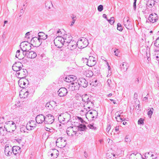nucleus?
Listing matches in <instances>:
<instances>
[{
    "instance_id": "nucleus-47",
    "label": "nucleus",
    "mask_w": 159,
    "mask_h": 159,
    "mask_svg": "<svg viewBox=\"0 0 159 159\" xmlns=\"http://www.w3.org/2000/svg\"><path fill=\"white\" fill-rule=\"evenodd\" d=\"M154 44L156 47L159 48V37L156 39Z\"/></svg>"
},
{
    "instance_id": "nucleus-20",
    "label": "nucleus",
    "mask_w": 159,
    "mask_h": 159,
    "mask_svg": "<svg viewBox=\"0 0 159 159\" xmlns=\"http://www.w3.org/2000/svg\"><path fill=\"white\" fill-rule=\"evenodd\" d=\"M58 96L63 97L66 95L68 93L67 89L63 87L60 88L57 92Z\"/></svg>"
},
{
    "instance_id": "nucleus-46",
    "label": "nucleus",
    "mask_w": 159,
    "mask_h": 159,
    "mask_svg": "<svg viewBox=\"0 0 159 159\" xmlns=\"http://www.w3.org/2000/svg\"><path fill=\"white\" fill-rule=\"evenodd\" d=\"M117 29L120 31H121L123 30L121 25L120 23H119L117 24Z\"/></svg>"
},
{
    "instance_id": "nucleus-38",
    "label": "nucleus",
    "mask_w": 159,
    "mask_h": 159,
    "mask_svg": "<svg viewBox=\"0 0 159 159\" xmlns=\"http://www.w3.org/2000/svg\"><path fill=\"white\" fill-rule=\"evenodd\" d=\"M73 128V126H70L67 128L66 130V133L68 135L70 136L71 133L70 130H73L72 129Z\"/></svg>"
},
{
    "instance_id": "nucleus-32",
    "label": "nucleus",
    "mask_w": 159,
    "mask_h": 159,
    "mask_svg": "<svg viewBox=\"0 0 159 159\" xmlns=\"http://www.w3.org/2000/svg\"><path fill=\"white\" fill-rule=\"evenodd\" d=\"M155 2L154 0H148L146 5L149 7H152L154 5Z\"/></svg>"
},
{
    "instance_id": "nucleus-23",
    "label": "nucleus",
    "mask_w": 159,
    "mask_h": 159,
    "mask_svg": "<svg viewBox=\"0 0 159 159\" xmlns=\"http://www.w3.org/2000/svg\"><path fill=\"white\" fill-rule=\"evenodd\" d=\"M84 107L89 109H90L91 108H92V107H94V101L91 99L87 102L84 103Z\"/></svg>"
},
{
    "instance_id": "nucleus-37",
    "label": "nucleus",
    "mask_w": 159,
    "mask_h": 159,
    "mask_svg": "<svg viewBox=\"0 0 159 159\" xmlns=\"http://www.w3.org/2000/svg\"><path fill=\"white\" fill-rule=\"evenodd\" d=\"M51 150H52V152L53 153L54 155H55V157H57L59 155L58 151L55 148L51 149Z\"/></svg>"
},
{
    "instance_id": "nucleus-56",
    "label": "nucleus",
    "mask_w": 159,
    "mask_h": 159,
    "mask_svg": "<svg viewBox=\"0 0 159 159\" xmlns=\"http://www.w3.org/2000/svg\"><path fill=\"white\" fill-rule=\"evenodd\" d=\"M114 52L115 53V55L116 56H118V53L119 52V51H118V49L115 48L114 50Z\"/></svg>"
},
{
    "instance_id": "nucleus-43",
    "label": "nucleus",
    "mask_w": 159,
    "mask_h": 159,
    "mask_svg": "<svg viewBox=\"0 0 159 159\" xmlns=\"http://www.w3.org/2000/svg\"><path fill=\"white\" fill-rule=\"evenodd\" d=\"M111 82V80L109 79L107 80V85L110 89H111L112 87Z\"/></svg>"
},
{
    "instance_id": "nucleus-17",
    "label": "nucleus",
    "mask_w": 159,
    "mask_h": 159,
    "mask_svg": "<svg viewBox=\"0 0 159 159\" xmlns=\"http://www.w3.org/2000/svg\"><path fill=\"white\" fill-rule=\"evenodd\" d=\"M23 55L29 58H34L37 56L36 52L32 51L26 52L23 54Z\"/></svg>"
},
{
    "instance_id": "nucleus-11",
    "label": "nucleus",
    "mask_w": 159,
    "mask_h": 159,
    "mask_svg": "<svg viewBox=\"0 0 159 159\" xmlns=\"http://www.w3.org/2000/svg\"><path fill=\"white\" fill-rule=\"evenodd\" d=\"M45 118V124H52L54 121V117L51 114H49L46 115Z\"/></svg>"
},
{
    "instance_id": "nucleus-52",
    "label": "nucleus",
    "mask_w": 159,
    "mask_h": 159,
    "mask_svg": "<svg viewBox=\"0 0 159 159\" xmlns=\"http://www.w3.org/2000/svg\"><path fill=\"white\" fill-rule=\"evenodd\" d=\"M125 142L126 143L130 142L131 141V140L130 138H129L128 136L126 135L125 138Z\"/></svg>"
},
{
    "instance_id": "nucleus-9",
    "label": "nucleus",
    "mask_w": 159,
    "mask_h": 159,
    "mask_svg": "<svg viewBox=\"0 0 159 159\" xmlns=\"http://www.w3.org/2000/svg\"><path fill=\"white\" fill-rule=\"evenodd\" d=\"M55 45L58 48L61 47L64 44V40L63 37L61 36L57 37L54 40Z\"/></svg>"
},
{
    "instance_id": "nucleus-50",
    "label": "nucleus",
    "mask_w": 159,
    "mask_h": 159,
    "mask_svg": "<svg viewBox=\"0 0 159 159\" xmlns=\"http://www.w3.org/2000/svg\"><path fill=\"white\" fill-rule=\"evenodd\" d=\"M138 124L143 125L144 124V120L142 118H140L138 120Z\"/></svg>"
},
{
    "instance_id": "nucleus-28",
    "label": "nucleus",
    "mask_w": 159,
    "mask_h": 159,
    "mask_svg": "<svg viewBox=\"0 0 159 159\" xmlns=\"http://www.w3.org/2000/svg\"><path fill=\"white\" fill-rule=\"evenodd\" d=\"M128 64L126 63L123 62L120 66V68L121 69V70L122 72L126 71L128 68Z\"/></svg>"
},
{
    "instance_id": "nucleus-26",
    "label": "nucleus",
    "mask_w": 159,
    "mask_h": 159,
    "mask_svg": "<svg viewBox=\"0 0 159 159\" xmlns=\"http://www.w3.org/2000/svg\"><path fill=\"white\" fill-rule=\"evenodd\" d=\"M126 21H124V25L125 27L128 30H131L132 28V24L129 21V17H127L126 19Z\"/></svg>"
},
{
    "instance_id": "nucleus-51",
    "label": "nucleus",
    "mask_w": 159,
    "mask_h": 159,
    "mask_svg": "<svg viewBox=\"0 0 159 159\" xmlns=\"http://www.w3.org/2000/svg\"><path fill=\"white\" fill-rule=\"evenodd\" d=\"M103 6L102 5H100L98 7V10L99 12L102 11L103 10Z\"/></svg>"
},
{
    "instance_id": "nucleus-15",
    "label": "nucleus",
    "mask_w": 159,
    "mask_h": 159,
    "mask_svg": "<svg viewBox=\"0 0 159 159\" xmlns=\"http://www.w3.org/2000/svg\"><path fill=\"white\" fill-rule=\"evenodd\" d=\"M77 81L79 83L80 87L81 86L84 88H86L88 86V81L84 78H79L77 80Z\"/></svg>"
},
{
    "instance_id": "nucleus-54",
    "label": "nucleus",
    "mask_w": 159,
    "mask_h": 159,
    "mask_svg": "<svg viewBox=\"0 0 159 159\" xmlns=\"http://www.w3.org/2000/svg\"><path fill=\"white\" fill-rule=\"evenodd\" d=\"M98 80H96L95 81H93L91 83V84L93 85L94 86H96L98 84Z\"/></svg>"
},
{
    "instance_id": "nucleus-6",
    "label": "nucleus",
    "mask_w": 159,
    "mask_h": 159,
    "mask_svg": "<svg viewBox=\"0 0 159 159\" xmlns=\"http://www.w3.org/2000/svg\"><path fill=\"white\" fill-rule=\"evenodd\" d=\"M56 53H58L57 56V59L60 60L64 61L66 59L67 57L66 53L64 51H62L61 50H56L54 51Z\"/></svg>"
},
{
    "instance_id": "nucleus-14",
    "label": "nucleus",
    "mask_w": 159,
    "mask_h": 159,
    "mask_svg": "<svg viewBox=\"0 0 159 159\" xmlns=\"http://www.w3.org/2000/svg\"><path fill=\"white\" fill-rule=\"evenodd\" d=\"M158 16L157 14L153 13L151 14L148 18V20L149 21L152 23H154L157 21L158 19Z\"/></svg>"
},
{
    "instance_id": "nucleus-2",
    "label": "nucleus",
    "mask_w": 159,
    "mask_h": 159,
    "mask_svg": "<svg viewBox=\"0 0 159 159\" xmlns=\"http://www.w3.org/2000/svg\"><path fill=\"white\" fill-rule=\"evenodd\" d=\"M4 128L7 132L11 133L16 129V125L12 121H7L5 124Z\"/></svg>"
},
{
    "instance_id": "nucleus-41",
    "label": "nucleus",
    "mask_w": 159,
    "mask_h": 159,
    "mask_svg": "<svg viewBox=\"0 0 159 159\" xmlns=\"http://www.w3.org/2000/svg\"><path fill=\"white\" fill-rule=\"evenodd\" d=\"M61 31L60 30L58 29L57 30H55L54 32L53 33V34H56V35L57 36H58L59 37L60 35H61Z\"/></svg>"
},
{
    "instance_id": "nucleus-34",
    "label": "nucleus",
    "mask_w": 159,
    "mask_h": 159,
    "mask_svg": "<svg viewBox=\"0 0 159 159\" xmlns=\"http://www.w3.org/2000/svg\"><path fill=\"white\" fill-rule=\"evenodd\" d=\"M6 130L4 128V126L0 127V135H1L3 136L6 134Z\"/></svg>"
},
{
    "instance_id": "nucleus-12",
    "label": "nucleus",
    "mask_w": 159,
    "mask_h": 159,
    "mask_svg": "<svg viewBox=\"0 0 159 159\" xmlns=\"http://www.w3.org/2000/svg\"><path fill=\"white\" fill-rule=\"evenodd\" d=\"M85 59L87 61V65L89 66H94L96 64L95 58L93 56H89L88 59L85 58Z\"/></svg>"
},
{
    "instance_id": "nucleus-19",
    "label": "nucleus",
    "mask_w": 159,
    "mask_h": 159,
    "mask_svg": "<svg viewBox=\"0 0 159 159\" xmlns=\"http://www.w3.org/2000/svg\"><path fill=\"white\" fill-rule=\"evenodd\" d=\"M45 117L43 114L38 115L35 118L36 122L38 124H42L43 122L45 124Z\"/></svg>"
},
{
    "instance_id": "nucleus-33",
    "label": "nucleus",
    "mask_w": 159,
    "mask_h": 159,
    "mask_svg": "<svg viewBox=\"0 0 159 159\" xmlns=\"http://www.w3.org/2000/svg\"><path fill=\"white\" fill-rule=\"evenodd\" d=\"M84 74L86 76V77H90L93 75V73L92 71L91 70H87L85 72Z\"/></svg>"
},
{
    "instance_id": "nucleus-16",
    "label": "nucleus",
    "mask_w": 159,
    "mask_h": 159,
    "mask_svg": "<svg viewBox=\"0 0 159 159\" xmlns=\"http://www.w3.org/2000/svg\"><path fill=\"white\" fill-rule=\"evenodd\" d=\"M77 45L78 46L77 43L73 40L67 44V48L70 50H73L75 49Z\"/></svg>"
},
{
    "instance_id": "nucleus-44",
    "label": "nucleus",
    "mask_w": 159,
    "mask_h": 159,
    "mask_svg": "<svg viewBox=\"0 0 159 159\" xmlns=\"http://www.w3.org/2000/svg\"><path fill=\"white\" fill-rule=\"evenodd\" d=\"M73 16H71V17L72 18V21H71V23L70 25V26H72L75 23V22L76 20V17L75 16H74V15H72Z\"/></svg>"
},
{
    "instance_id": "nucleus-7",
    "label": "nucleus",
    "mask_w": 159,
    "mask_h": 159,
    "mask_svg": "<svg viewBox=\"0 0 159 159\" xmlns=\"http://www.w3.org/2000/svg\"><path fill=\"white\" fill-rule=\"evenodd\" d=\"M27 75V71L25 69H20L19 71L16 72V75L19 78H24Z\"/></svg>"
},
{
    "instance_id": "nucleus-18",
    "label": "nucleus",
    "mask_w": 159,
    "mask_h": 159,
    "mask_svg": "<svg viewBox=\"0 0 159 159\" xmlns=\"http://www.w3.org/2000/svg\"><path fill=\"white\" fill-rule=\"evenodd\" d=\"M23 65L21 62H15L12 66V69L13 70L16 71H19L22 68Z\"/></svg>"
},
{
    "instance_id": "nucleus-22",
    "label": "nucleus",
    "mask_w": 159,
    "mask_h": 159,
    "mask_svg": "<svg viewBox=\"0 0 159 159\" xmlns=\"http://www.w3.org/2000/svg\"><path fill=\"white\" fill-rule=\"evenodd\" d=\"M35 121L31 120L28 122L26 126V128L28 130H31L32 128L35 127L36 125Z\"/></svg>"
},
{
    "instance_id": "nucleus-31",
    "label": "nucleus",
    "mask_w": 159,
    "mask_h": 159,
    "mask_svg": "<svg viewBox=\"0 0 159 159\" xmlns=\"http://www.w3.org/2000/svg\"><path fill=\"white\" fill-rule=\"evenodd\" d=\"M20 148L19 147L14 146L12 147V152L15 155H16L17 153L20 152Z\"/></svg>"
},
{
    "instance_id": "nucleus-10",
    "label": "nucleus",
    "mask_w": 159,
    "mask_h": 159,
    "mask_svg": "<svg viewBox=\"0 0 159 159\" xmlns=\"http://www.w3.org/2000/svg\"><path fill=\"white\" fill-rule=\"evenodd\" d=\"M56 144L60 146L61 148L64 147L66 144V140L62 137L59 138L56 141Z\"/></svg>"
},
{
    "instance_id": "nucleus-24",
    "label": "nucleus",
    "mask_w": 159,
    "mask_h": 159,
    "mask_svg": "<svg viewBox=\"0 0 159 159\" xmlns=\"http://www.w3.org/2000/svg\"><path fill=\"white\" fill-rule=\"evenodd\" d=\"M77 78L75 76L73 75H70L66 77L64 80L66 82L69 83H72L76 80Z\"/></svg>"
},
{
    "instance_id": "nucleus-49",
    "label": "nucleus",
    "mask_w": 159,
    "mask_h": 159,
    "mask_svg": "<svg viewBox=\"0 0 159 159\" xmlns=\"http://www.w3.org/2000/svg\"><path fill=\"white\" fill-rule=\"evenodd\" d=\"M140 105L138 104V105H137L135 107V110L137 111V112L139 113L141 111V109L140 108Z\"/></svg>"
},
{
    "instance_id": "nucleus-45",
    "label": "nucleus",
    "mask_w": 159,
    "mask_h": 159,
    "mask_svg": "<svg viewBox=\"0 0 159 159\" xmlns=\"http://www.w3.org/2000/svg\"><path fill=\"white\" fill-rule=\"evenodd\" d=\"M88 127H89L90 129H93L94 130H96L97 128L94 126L93 125L90 124L88 125Z\"/></svg>"
},
{
    "instance_id": "nucleus-61",
    "label": "nucleus",
    "mask_w": 159,
    "mask_h": 159,
    "mask_svg": "<svg viewBox=\"0 0 159 159\" xmlns=\"http://www.w3.org/2000/svg\"><path fill=\"white\" fill-rule=\"evenodd\" d=\"M20 50H18L16 52V57L18 56H20Z\"/></svg>"
},
{
    "instance_id": "nucleus-62",
    "label": "nucleus",
    "mask_w": 159,
    "mask_h": 159,
    "mask_svg": "<svg viewBox=\"0 0 159 159\" xmlns=\"http://www.w3.org/2000/svg\"><path fill=\"white\" fill-rule=\"evenodd\" d=\"M30 35V32H27L25 35V37L27 38H30L28 36Z\"/></svg>"
},
{
    "instance_id": "nucleus-4",
    "label": "nucleus",
    "mask_w": 159,
    "mask_h": 159,
    "mask_svg": "<svg viewBox=\"0 0 159 159\" xmlns=\"http://www.w3.org/2000/svg\"><path fill=\"white\" fill-rule=\"evenodd\" d=\"M39 37H34L31 40V43H34V42L40 43L41 40H44L47 38L48 35L47 34H45L43 32H39L38 34Z\"/></svg>"
},
{
    "instance_id": "nucleus-36",
    "label": "nucleus",
    "mask_w": 159,
    "mask_h": 159,
    "mask_svg": "<svg viewBox=\"0 0 159 159\" xmlns=\"http://www.w3.org/2000/svg\"><path fill=\"white\" fill-rule=\"evenodd\" d=\"M78 129L81 131H84L86 129V126L84 125L80 124L78 126Z\"/></svg>"
},
{
    "instance_id": "nucleus-5",
    "label": "nucleus",
    "mask_w": 159,
    "mask_h": 159,
    "mask_svg": "<svg viewBox=\"0 0 159 159\" xmlns=\"http://www.w3.org/2000/svg\"><path fill=\"white\" fill-rule=\"evenodd\" d=\"M78 47L80 49L86 47L89 44L88 40L85 38H83L78 42Z\"/></svg>"
},
{
    "instance_id": "nucleus-3",
    "label": "nucleus",
    "mask_w": 159,
    "mask_h": 159,
    "mask_svg": "<svg viewBox=\"0 0 159 159\" xmlns=\"http://www.w3.org/2000/svg\"><path fill=\"white\" fill-rule=\"evenodd\" d=\"M70 115L67 112L59 115L58 119L60 123L65 124L68 123L70 120Z\"/></svg>"
},
{
    "instance_id": "nucleus-42",
    "label": "nucleus",
    "mask_w": 159,
    "mask_h": 159,
    "mask_svg": "<svg viewBox=\"0 0 159 159\" xmlns=\"http://www.w3.org/2000/svg\"><path fill=\"white\" fill-rule=\"evenodd\" d=\"M107 20L111 25H113L114 23L115 20L113 17H111L109 20Z\"/></svg>"
},
{
    "instance_id": "nucleus-48",
    "label": "nucleus",
    "mask_w": 159,
    "mask_h": 159,
    "mask_svg": "<svg viewBox=\"0 0 159 159\" xmlns=\"http://www.w3.org/2000/svg\"><path fill=\"white\" fill-rule=\"evenodd\" d=\"M92 70L93 71L96 73H98L99 72V67L98 66L94 67Z\"/></svg>"
},
{
    "instance_id": "nucleus-27",
    "label": "nucleus",
    "mask_w": 159,
    "mask_h": 159,
    "mask_svg": "<svg viewBox=\"0 0 159 159\" xmlns=\"http://www.w3.org/2000/svg\"><path fill=\"white\" fill-rule=\"evenodd\" d=\"M115 115L116 116L115 118L117 122H121L125 120V118H122L123 116H121L118 112H116Z\"/></svg>"
},
{
    "instance_id": "nucleus-58",
    "label": "nucleus",
    "mask_w": 159,
    "mask_h": 159,
    "mask_svg": "<svg viewBox=\"0 0 159 159\" xmlns=\"http://www.w3.org/2000/svg\"><path fill=\"white\" fill-rule=\"evenodd\" d=\"M121 126H116L115 128V130L116 131H118L119 133L118 134H119V132H120V131L119 128H121Z\"/></svg>"
},
{
    "instance_id": "nucleus-39",
    "label": "nucleus",
    "mask_w": 159,
    "mask_h": 159,
    "mask_svg": "<svg viewBox=\"0 0 159 159\" xmlns=\"http://www.w3.org/2000/svg\"><path fill=\"white\" fill-rule=\"evenodd\" d=\"M31 94H32V92L30 91H29V90L27 89V90L24 94V98L27 97L29 95Z\"/></svg>"
},
{
    "instance_id": "nucleus-8",
    "label": "nucleus",
    "mask_w": 159,
    "mask_h": 159,
    "mask_svg": "<svg viewBox=\"0 0 159 159\" xmlns=\"http://www.w3.org/2000/svg\"><path fill=\"white\" fill-rule=\"evenodd\" d=\"M80 86L77 80L72 82L69 85V89L72 91L78 90Z\"/></svg>"
},
{
    "instance_id": "nucleus-64",
    "label": "nucleus",
    "mask_w": 159,
    "mask_h": 159,
    "mask_svg": "<svg viewBox=\"0 0 159 159\" xmlns=\"http://www.w3.org/2000/svg\"><path fill=\"white\" fill-rule=\"evenodd\" d=\"M48 153L49 154L51 153L50 155H51V157H52L54 155L53 152H52V150L50 149L49 150V151L48 152Z\"/></svg>"
},
{
    "instance_id": "nucleus-53",
    "label": "nucleus",
    "mask_w": 159,
    "mask_h": 159,
    "mask_svg": "<svg viewBox=\"0 0 159 159\" xmlns=\"http://www.w3.org/2000/svg\"><path fill=\"white\" fill-rule=\"evenodd\" d=\"M22 140V138H16L15 140H16V142H18L19 143H21Z\"/></svg>"
},
{
    "instance_id": "nucleus-57",
    "label": "nucleus",
    "mask_w": 159,
    "mask_h": 159,
    "mask_svg": "<svg viewBox=\"0 0 159 159\" xmlns=\"http://www.w3.org/2000/svg\"><path fill=\"white\" fill-rule=\"evenodd\" d=\"M20 131L21 132H23V133H25L26 132V130H27L26 127H22L20 128Z\"/></svg>"
},
{
    "instance_id": "nucleus-1",
    "label": "nucleus",
    "mask_w": 159,
    "mask_h": 159,
    "mask_svg": "<svg viewBox=\"0 0 159 159\" xmlns=\"http://www.w3.org/2000/svg\"><path fill=\"white\" fill-rule=\"evenodd\" d=\"M35 42L34 43V44L33 43H30L27 41H24L22 42L20 45V48L23 51V54H24V53H25V52H27L30 50L31 48V46L32 45L35 47H39L41 43L39 44H36Z\"/></svg>"
},
{
    "instance_id": "nucleus-60",
    "label": "nucleus",
    "mask_w": 159,
    "mask_h": 159,
    "mask_svg": "<svg viewBox=\"0 0 159 159\" xmlns=\"http://www.w3.org/2000/svg\"><path fill=\"white\" fill-rule=\"evenodd\" d=\"M78 119L81 122V123H83L84 122V121L81 117H78Z\"/></svg>"
},
{
    "instance_id": "nucleus-55",
    "label": "nucleus",
    "mask_w": 159,
    "mask_h": 159,
    "mask_svg": "<svg viewBox=\"0 0 159 159\" xmlns=\"http://www.w3.org/2000/svg\"><path fill=\"white\" fill-rule=\"evenodd\" d=\"M153 112L150 110L148 112V115L149 117L151 118V116L153 114Z\"/></svg>"
},
{
    "instance_id": "nucleus-40",
    "label": "nucleus",
    "mask_w": 159,
    "mask_h": 159,
    "mask_svg": "<svg viewBox=\"0 0 159 159\" xmlns=\"http://www.w3.org/2000/svg\"><path fill=\"white\" fill-rule=\"evenodd\" d=\"M45 107L47 108L50 110L53 108V107L52 105L51 104L50 102L47 103L46 104Z\"/></svg>"
},
{
    "instance_id": "nucleus-30",
    "label": "nucleus",
    "mask_w": 159,
    "mask_h": 159,
    "mask_svg": "<svg viewBox=\"0 0 159 159\" xmlns=\"http://www.w3.org/2000/svg\"><path fill=\"white\" fill-rule=\"evenodd\" d=\"M81 98L82 101L84 102V103L87 102L89 101V100L92 99L91 97H90L86 94L82 95L81 96Z\"/></svg>"
},
{
    "instance_id": "nucleus-59",
    "label": "nucleus",
    "mask_w": 159,
    "mask_h": 159,
    "mask_svg": "<svg viewBox=\"0 0 159 159\" xmlns=\"http://www.w3.org/2000/svg\"><path fill=\"white\" fill-rule=\"evenodd\" d=\"M111 125L110 124L108 125L107 128L106 129V130L107 132H108L110 131L111 129Z\"/></svg>"
},
{
    "instance_id": "nucleus-35",
    "label": "nucleus",
    "mask_w": 159,
    "mask_h": 159,
    "mask_svg": "<svg viewBox=\"0 0 159 159\" xmlns=\"http://www.w3.org/2000/svg\"><path fill=\"white\" fill-rule=\"evenodd\" d=\"M115 157V154L109 152L107 154V159H113Z\"/></svg>"
},
{
    "instance_id": "nucleus-21",
    "label": "nucleus",
    "mask_w": 159,
    "mask_h": 159,
    "mask_svg": "<svg viewBox=\"0 0 159 159\" xmlns=\"http://www.w3.org/2000/svg\"><path fill=\"white\" fill-rule=\"evenodd\" d=\"M18 81V84L20 87L21 88H25L26 86V82L28 83V81L27 79L24 78H20Z\"/></svg>"
},
{
    "instance_id": "nucleus-29",
    "label": "nucleus",
    "mask_w": 159,
    "mask_h": 159,
    "mask_svg": "<svg viewBox=\"0 0 159 159\" xmlns=\"http://www.w3.org/2000/svg\"><path fill=\"white\" fill-rule=\"evenodd\" d=\"M89 113L90 115V117H91L93 120L94 118H97L98 116V113L97 111L96 110H93L92 111H89Z\"/></svg>"
},
{
    "instance_id": "nucleus-63",
    "label": "nucleus",
    "mask_w": 159,
    "mask_h": 159,
    "mask_svg": "<svg viewBox=\"0 0 159 159\" xmlns=\"http://www.w3.org/2000/svg\"><path fill=\"white\" fill-rule=\"evenodd\" d=\"M136 157H137L136 159H141V158L142 157V155L140 154L137 155Z\"/></svg>"
},
{
    "instance_id": "nucleus-13",
    "label": "nucleus",
    "mask_w": 159,
    "mask_h": 159,
    "mask_svg": "<svg viewBox=\"0 0 159 159\" xmlns=\"http://www.w3.org/2000/svg\"><path fill=\"white\" fill-rule=\"evenodd\" d=\"M5 153L7 156H10L12 153V147L9 144H7L5 147Z\"/></svg>"
},
{
    "instance_id": "nucleus-25",
    "label": "nucleus",
    "mask_w": 159,
    "mask_h": 159,
    "mask_svg": "<svg viewBox=\"0 0 159 159\" xmlns=\"http://www.w3.org/2000/svg\"><path fill=\"white\" fill-rule=\"evenodd\" d=\"M63 39L64 40V44L66 45L72 41V37L69 34H66L64 36Z\"/></svg>"
}]
</instances>
